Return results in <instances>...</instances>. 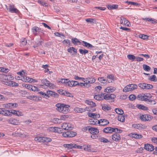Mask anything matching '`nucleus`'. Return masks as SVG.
<instances>
[{
	"instance_id": "nucleus-8",
	"label": "nucleus",
	"mask_w": 157,
	"mask_h": 157,
	"mask_svg": "<svg viewBox=\"0 0 157 157\" xmlns=\"http://www.w3.org/2000/svg\"><path fill=\"white\" fill-rule=\"evenodd\" d=\"M84 82H86L88 85L94 83L95 81V79L92 77L87 78L85 80H82Z\"/></svg>"
},
{
	"instance_id": "nucleus-23",
	"label": "nucleus",
	"mask_w": 157,
	"mask_h": 157,
	"mask_svg": "<svg viewBox=\"0 0 157 157\" xmlns=\"http://www.w3.org/2000/svg\"><path fill=\"white\" fill-rule=\"evenodd\" d=\"M115 90V88L114 87L111 86L108 87L105 89L104 92L107 93L112 92Z\"/></svg>"
},
{
	"instance_id": "nucleus-38",
	"label": "nucleus",
	"mask_w": 157,
	"mask_h": 157,
	"mask_svg": "<svg viewBox=\"0 0 157 157\" xmlns=\"http://www.w3.org/2000/svg\"><path fill=\"white\" fill-rule=\"evenodd\" d=\"M63 43L66 46L70 45V41L69 40H64L63 41Z\"/></svg>"
},
{
	"instance_id": "nucleus-30",
	"label": "nucleus",
	"mask_w": 157,
	"mask_h": 157,
	"mask_svg": "<svg viewBox=\"0 0 157 157\" xmlns=\"http://www.w3.org/2000/svg\"><path fill=\"white\" fill-rule=\"evenodd\" d=\"M82 42L83 43V45L85 47H87L88 48L94 47L92 45L86 41H82Z\"/></svg>"
},
{
	"instance_id": "nucleus-7",
	"label": "nucleus",
	"mask_w": 157,
	"mask_h": 157,
	"mask_svg": "<svg viewBox=\"0 0 157 157\" xmlns=\"http://www.w3.org/2000/svg\"><path fill=\"white\" fill-rule=\"evenodd\" d=\"M7 121L9 124L14 125H18L20 123L19 120L15 118H11L8 120Z\"/></svg>"
},
{
	"instance_id": "nucleus-49",
	"label": "nucleus",
	"mask_w": 157,
	"mask_h": 157,
	"mask_svg": "<svg viewBox=\"0 0 157 157\" xmlns=\"http://www.w3.org/2000/svg\"><path fill=\"white\" fill-rule=\"evenodd\" d=\"M68 124L67 123H64L62 124V128L65 130H69V128L67 127Z\"/></svg>"
},
{
	"instance_id": "nucleus-44",
	"label": "nucleus",
	"mask_w": 157,
	"mask_h": 157,
	"mask_svg": "<svg viewBox=\"0 0 157 157\" xmlns=\"http://www.w3.org/2000/svg\"><path fill=\"white\" fill-rule=\"evenodd\" d=\"M125 120L124 115H118V121L123 122L125 121Z\"/></svg>"
},
{
	"instance_id": "nucleus-62",
	"label": "nucleus",
	"mask_w": 157,
	"mask_h": 157,
	"mask_svg": "<svg viewBox=\"0 0 157 157\" xmlns=\"http://www.w3.org/2000/svg\"><path fill=\"white\" fill-rule=\"evenodd\" d=\"M58 92L60 94L64 95L66 90H62V89L58 90H57Z\"/></svg>"
},
{
	"instance_id": "nucleus-33",
	"label": "nucleus",
	"mask_w": 157,
	"mask_h": 157,
	"mask_svg": "<svg viewBox=\"0 0 157 157\" xmlns=\"http://www.w3.org/2000/svg\"><path fill=\"white\" fill-rule=\"evenodd\" d=\"M63 104H56V106L57 107L56 109L59 112L61 113L62 107Z\"/></svg>"
},
{
	"instance_id": "nucleus-58",
	"label": "nucleus",
	"mask_w": 157,
	"mask_h": 157,
	"mask_svg": "<svg viewBox=\"0 0 157 157\" xmlns=\"http://www.w3.org/2000/svg\"><path fill=\"white\" fill-rule=\"evenodd\" d=\"M52 121L55 123H61V120L60 119L54 118L53 119Z\"/></svg>"
},
{
	"instance_id": "nucleus-1",
	"label": "nucleus",
	"mask_w": 157,
	"mask_h": 157,
	"mask_svg": "<svg viewBox=\"0 0 157 157\" xmlns=\"http://www.w3.org/2000/svg\"><path fill=\"white\" fill-rule=\"evenodd\" d=\"M138 86L135 84H130L127 85L123 89L124 92H126L134 90L137 88Z\"/></svg>"
},
{
	"instance_id": "nucleus-17",
	"label": "nucleus",
	"mask_w": 157,
	"mask_h": 157,
	"mask_svg": "<svg viewBox=\"0 0 157 157\" xmlns=\"http://www.w3.org/2000/svg\"><path fill=\"white\" fill-rule=\"evenodd\" d=\"M7 85L12 86V87H17L19 86L18 84L14 82L11 81H8Z\"/></svg>"
},
{
	"instance_id": "nucleus-22",
	"label": "nucleus",
	"mask_w": 157,
	"mask_h": 157,
	"mask_svg": "<svg viewBox=\"0 0 157 157\" xmlns=\"http://www.w3.org/2000/svg\"><path fill=\"white\" fill-rule=\"evenodd\" d=\"M71 42L75 45H77L78 44L80 45L81 42L78 39L75 38H73L71 39Z\"/></svg>"
},
{
	"instance_id": "nucleus-6",
	"label": "nucleus",
	"mask_w": 157,
	"mask_h": 157,
	"mask_svg": "<svg viewBox=\"0 0 157 157\" xmlns=\"http://www.w3.org/2000/svg\"><path fill=\"white\" fill-rule=\"evenodd\" d=\"M140 119L143 121H150L153 118V117L149 115H143L140 116Z\"/></svg>"
},
{
	"instance_id": "nucleus-47",
	"label": "nucleus",
	"mask_w": 157,
	"mask_h": 157,
	"mask_svg": "<svg viewBox=\"0 0 157 157\" xmlns=\"http://www.w3.org/2000/svg\"><path fill=\"white\" fill-rule=\"evenodd\" d=\"M143 68L144 70L145 71H149L151 69L150 67L146 64H144L143 65Z\"/></svg>"
},
{
	"instance_id": "nucleus-2",
	"label": "nucleus",
	"mask_w": 157,
	"mask_h": 157,
	"mask_svg": "<svg viewBox=\"0 0 157 157\" xmlns=\"http://www.w3.org/2000/svg\"><path fill=\"white\" fill-rule=\"evenodd\" d=\"M22 85L29 90H32L34 91H39L40 90L39 89L34 86L28 84H23Z\"/></svg>"
},
{
	"instance_id": "nucleus-26",
	"label": "nucleus",
	"mask_w": 157,
	"mask_h": 157,
	"mask_svg": "<svg viewBox=\"0 0 157 157\" xmlns=\"http://www.w3.org/2000/svg\"><path fill=\"white\" fill-rule=\"evenodd\" d=\"M100 82L103 83V85H105V84L107 83V78H106L100 77L98 79Z\"/></svg>"
},
{
	"instance_id": "nucleus-12",
	"label": "nucleus",
	"mask_w": 157,
	"mask_h": 157,
	"mask_svg": "<svg viewBox=\"0 0 157 157\" xmlns=\"http://www.w3.org/2000/svg\"><path fill=\"white\" fill-rule=\"evenodd\" d=\"M88 130L93 135H96L99 132L98 129L97 128L93 127L89 128Z\"/></svg>"
},
{
	"instance_id": "nucleus-36",
	"label": "nucleus",
	"mask_w": 157,
	"mask_h": 157,
	"mask_svg": "<svg viewBox=\"0 0 157 157\" xmlns=\"http://www.w3.org/2000/svg\"><path fill=\"white\" fill-rule=\"evenodd\" d=\"M132 137L136 139H140L142 137V136L141 134L134 133L132 134Z\"/></svg>"
},
{
	"instance_id": "nucleus-37",
	"label": "nucleus",
	"mask_w": 157,
	"mask_h": 157,
	"mask_svg": "<svg viewBox=\"0 0 157 157\" xmlns=\"http://www.w3.org/2000/svg\"><path fill=\"white\" fill-rule=\"evenodd\" d=\"M35 140L40 142H44V137H36L34 139Z\"/></svg>"
},
{
	"instance_id": "nucleus-31",
	"label": "nucleus",
	"mask_w": 157,
	"mask_h": 157,
	"mask_svg": "<svg viewBox=\"0 0 157 157\" xmlns=\"http://www.w3.org/2000/svg\"><path fill=\"white\" fill-rule=\"evenodd\" d=\"M85 103L87 104L91 105V106H96V104L92 101L86 100L85 101Z\"/></svg>"
},
{
	"instance_id": "nucleus-46",
	"label": "nucleus",
	"mask_w": 157,
	"mask_h": 157,
	"mask_svg": "<svg viewBox=\"0 0 157 157\" xmlns=\"http://www.w3.org/2000/svg\"><path fill=\"white\" fill-rule=\"evenodd\" d=\"M79 52L80 53L82 54H84L85 55L86 53H87L88 52V51L86 49L83 50L81 49H79Z\"/></svg>"
},
{
	"instance_id": "nucleus-40",
	"label": "nucleus",
	"mask_w": 157,
	"mask_h": 157,
	"mask_svg": "<svg viewBox=\"0 0 157 157\" xmlns=\"http://www.w3.org/2000/svg\"><path fill=\"white\" fill-rule=\"evenodd\" d=\"M94 106H90L89 107H87L86 110L89 111V112L92 113L96 111V109L94 108Z\"/></svg>"
},
{
	"instance_id": "nucleus-52",
	"label": "nucleus",
	"mask_w": 157,
	"mask_h": 157,
	"mask_svg": "<svg viewBox=\"0 0 157 157\" xmlns=\"http://www.w3.org/2000/svg\"><path fill=\"white\" fill-rule=\"evenodd\" d=\"M38 2L43 6H48L47 3L46 2H44V1L43 0H39L38 1Z\"/></svg>"
},
{
	"instance_id": "nucleus-34",
	"label": "nucleus",
	"mask_w": 157,
	"mask_h": 157,
	"mask_svg": "<svg viewBox=\"0 0 157 157\" xmlns=\"http://www.w3.org/2000/svg\"><path fill=\"white\" fill-rule=\"evenodd\" d=\"M149 80L151 81L156 82L157 81V78L156 76L153 75L149 77Z\"/></svg>"
},
{
	"instance_id": "nucleus-55",
	"label": "nucleus",
	"mask_w": 157,
	"mask_h": 157,
	"mask_svg": "<svg viewBox=\"0 0 157 157\" xmlns=\"http://www.w3.org/2000/svg\"><path fill=\"white\" fill-rule=\"evenodd\" d=\"M100 95L98 96V94L95 95L94 96V98L97 100H101L103 99L102 97H100Z\"/></svg>"
},
{
	"instance_id": "nucleus-61",
	"label": "nucleus",
	"mask_w": 157,
	"mask_h": 157,
	"mask_svg": "<svg viewBox=\"0 0 157 157\" xmlns=\"http://www.w3.org/2000/svg\"><path fill=\"white\" fill-rule=\"evenodd\" d=\"M64 96L70 97H73V96L72 94L71 93L67 91L66 90V92H65Z\"/></svg>"
},
{
	"instance_id": "nucleus-21",
	"label": "nucleus",
	"mask_w": 157,
	"mask_h": 157,
	"mask_svg": "<svg viewBox=\"0 0 157 157\" xmlns=\"http://www.w3.org/2000/svg\"><path fill=\"white\" fill-rule=\"evenodd\" d=\"M40 30V29L36 26H34L32 28V32L34 34H37V33H39Z\"/></svg>"
},
{
	"instance_id": "nucleus-18",
	"label": "nucleus",
	"mask_w": 157,
	"mask_h": 157,
	"mask_svg": "<svg viewBox=\"0 0 157 157\" xmlns=\"http://www.w3.org/2000/svg\"><path fill=\"white\" fill-rule=\"evenodd\" d=\"M89 121L90 122L91 124L93 125H97L98 124L99 122V120L94 118L90 119L89 120Z\"/></svg>"
},
{
	"instance_id": "nucleus-4",
	"label": "nucleus",
	"mask_w": 157,
	"mask_h": 157,
	"mask_svg": "<svg viewBox=\"0 0 157 157\" xmlns=\"http://www.w3.org/2000/svg\"><path fill=\"white\" fill-rule=\"evenodd\" d=\"M138 86L142 89H150L153 86L152 85L145 83H141L138 84Z\"/></svg>"
},
{
	"instance_id": "nucleus-50",
	"label": "nucleus",
	"mask_w": 157,
	"mask_h": 157,
	"mask_svg": "<svg viewBox=\"0 0 157 157\" xmlns=\"http://www.w3.org/2000/svg\"><path fill=\"white\" fill-rule=\"evenodd\" d=\"M139 37L144 40L147 39L148 38V36L146 35L140 34L139 35Z\"/></svg>"
},
{
	"instance_id": "nucleus-63",
	"label": "nucleus",
	"mask_w": 157,
	"mask_h": 157,
	"mask_svg": "<svg viewBox=\"0 0 157 157\" xmlns=\"http://www.w3.org/2000/svg\"><path fill=\"white\" fill-rule=\"evenodd\" d=\"M6 79L7 80H12L13 79V77L12 76L8 75H6Z\"/></svg>"
},
{
	"instance_id": "nucleus-57",
	"label": "nucleus",
	"mask_w": 157,
	"mask_h": 157,
	"mask_svg": "<svg viewBox=\"0 0 157 157\" xmlns=\"http://www.w3.org/2000/svg\"><path fill=\"white\" fill-rule=\"evenodd\" d=\"M147 102L149 105H154L156 104V102L155 101L151 100H149L148 99V100L147 101Z\"/></svg>"
},
{
	"instance_id": "nucleus-54",
	"label": "nucleus",
	"mask_w": 157,
	"mask_h": 157,
	"mask_svg": "<svg viewBox=\"0 0 157 157\" xmlns=\"http://www.w3.org/2000/svg\"><path fill=\"white\" fill-rule=\"evenodd\" d=\"M111 94L108 93L107 94H105V95H104V99L105 100H109L110 99Z\"/></svg>"
},
{
	"instance_id": "nucleus-14",
	"label": "nucleus",
	"mask_w": 157,
	"mask_h": 157,
	"mask_svg": "<svg viewBox=\"0 0 157 157\" xmlns=\"http://www.w3.org/2000/svg\"><path fill=\"white\" fill-rule=\"evenodd\" d=\"M88 117L95 119L99 118L100 117L99 114L93 113L90 112H88Z\"/></svg>"
},
{
	"instance_id": "nucleus-11",
	"label": "nucleus",
	"mask_w": 157,
	"mask_h": 157,
	"mask_svg": "<svg viewBox=\"0 0 157 157\" xmlns=\"http://www.w3.org/2000/svg\"><path fill=\"white\" fill-rule=\"evenodd\" d=\"M99 121L98 124L100 126H105L109 124V122L106 119H100L99 120Z\"/></svg>"
},
{
	"instance_id": "nucleus-43",
	"label": "nucleus",
	"mask_w": 157,
	"mask_h": 157,
	"mask_svg": "<svg viewBox=\"0 0 157 157\" xmlns=\"http://www.w3.org/2000/svg\"><path fill=\"white\" fill-rule=\"evenodd\" d=\"M55 34L56 36L61 37L62 38L64 39V36L61 33L56 32L55 33Z\"/></svg>"
},
{
	"instance_id": "nucleus-59",
	"label": "nucleus",
	"mask_w": 157,
	"mask_h": 157,
	"mask_svg": "<svg viewBox=\"0 0 157 157\" xmlns=\"http://www.w3.org/2000/svg\"><path fill=\"white\" fill-rule=\"evenodd\" d=\"M21 40V44L22 45H25L27 43V40L25 38L22 39Z\"/></svg>"
},
{
	"instance_id": "nucleus-27",
	"label": "nucleus",
	"mask_w": 157,
	"mask_h": 157,
	"mask_svg": "<svg viewBox=\"0 0 157 157\" xmlns=\"http://www.w3.org/2000/svg\"><path fill=\"white\" fill-rule=\"evenodd\" d=\"M1 114L6 116H10L11 115V114H10V110H6L5 108Z\"/></svg>"
},
{
	"instance_id": "nucleus-53",
	"label": "nucleus",
	"mask_w": 157,
	"mask_h": 157,
	"mask_svg": "<svg viewBox=\"0 0 157 157\" xmlns=\"http://www.w3.org/2000/svg\"><path fill=\"white\" fill-rule=\"evenodd\" d=\"M85 83H82V82H80V83H79V85L78 86H84L85 87H86L87 88H88L90 87V85H88L87 83H86V82H85Z\"/></svg>"
},
{
	"instance_id": "nucleus-51",
	"label": "nucleus",
	"mask_w": 157,
	"mask_h": 157,
	"mask_svg": "<svg viewBox=\"0 0 157 157\" xmlns=\"http://www.w3.org/2000/svg\"><path fill=\"white\" fill-rule=\"evenodd\" d=\"M87 22H90V23H94L96 22V20L94 19L88 18L86 20Z\"/></svg>"
},
{
	"instance_id": "nucleus-42",
	"label": "nucleus",
	"mask_w": 157,
	"mask_h": 157,
	"mask_svg": "<svg viewBox=\"0 0 157 157\" xmlns=\"http://www.w3.org/2000/svg\"><path fill=\"white\" fill-rule=\"evenodd\" d=\"M127 58L130 60L133 61L136 59V57L133 55H128L127 56Z\"/></svg>"
},
{
	"instance_id": "nucleus-41",
	"label": "nucleus",
	"mask_w": 157,
	"mask_h": 157,
	"mask_svg": "<svg viewBox=\"0 0 157 157\" xmlns=\"http://www.w3.org/2000/svg\"><path fill=\"white\" fill-rule=\"evenodd\" d=\"M67 51L68 52L71 53L72 52V51L75 53H77V52L76 49L73 47H71L70 48L67 49Z\"/></svg>"
},
{
	"instance_id": "nucleus-9",
	"label": "nucleus",
	"mask_w": 157,
	"mask_h": 157,
	"mask_svg": "<svg viewBox=\"0 0 157 157\" xmlns=\"http://www.w3.org/2000/svg\"><path fill=\"white\" fill-rule=\"evenodd\" d=\"M7 10L8 11L12 13H17L18 12V10L16 8H14V6L13 5H10L9 6V8H8L7 7Z\"/></svg>"
},
{
	"instance_id": "nucleus-19",
	"label": "nucleus",
	"mask_w": 157,
	"mask_h": 157,
	"mask_svg": "<svg viewBox=\"0 0 157 157\" xmlns=\"http://www.w3.org/2000/svg\"><path fill=\"white\" fill-rule=\"evenodd\" d=\"M47 94L49 96L56 97L58 95V94L56 93L51 90H48L47 91Z\"/></svg>"
},
{
	"instance_id": "nucleus-29",
	"label": "nucleus",
	"mask_w": 157,
	"mask_h": 157,
	"mask_svg": "<svg viewBox=\"0 0 157 157\" xmlns=\"http://www.w3.org/2000/svg\"><path fill=\"white\" fill-rule=\"evenodd\" d=\"M87 107H86L85 109L80 108H76L75 109V110L77 112L79 113H82L84 112L87 109Z\"/></svg>"
},
{
	"instance_id": "nucleus-45",
	"label": "nucleus",
	"mask_w": 157,
	"mask_h": 157,
	"mask_svg": "<svg viewBox=\"0 0 157 157\" xmlns=\"http://www.w3.org/2000/svg\"><path fill=\"white\" fill-rule=\"evenodd\" d=\"M63 146L65 147H67L68 148H73V144H64Z\"/></svg>"
},
{
	"instance_id": "nucleus-35",
	"label": "nucleus",
	"mask_w": 157,
	"mask_h": 157,
	"mask_svg": "<svg viewBox=\"0 0 157 157\" xmlns=\"http://www.w3.org/2000/svg\"><path fill=\"white\" fill-rule=\"evenodd\" d=\"M38 94H40V95H41L42 97L46 99L48 98L49 96L48 95V94L45 93L43 92L42 91L39 92Z\"/></svg>"
},
{
	"instance_id": "nucleus-24",
	"label": "nucleus",
	"mask_w": 157,
	"mask_h": 157,
	"mask_svg": "<svg viewBox=\"0 0 157 157\" xmlns=\"http://www.w3.org/2000/svg\"><path fill=\"white\" fill-rule=\"evenodd\" d=\"M143 125L141 124H133L132 125V127L135 128L141 129L143 128Z\"/></svg>"
},
{
	"instance_id": "nucleus-5",
	"label": "nucleus",
	"mask_w": 157,
	"mask_h": 157,
	"mask_svg": "<svg viewBox=\"0 0 157 157\" xmlns=\"http://www.w3.org/2000/svg\"><path fill=\"white\" fill-rule=\"evenodd\" d=\"M118 131V128H113L111 127H107L104 128L103 132L105 133H111L113 132H115V130Z\"/></svg>"
},
{
	"instance_id": "nucleus-20",
	"label": "nucleus",
	"mask_w": 157,
	"mask_h": 157,
	"mask_svg": "<svg viewBox=\"0 0 157 157\" xmlns=\"http://www.w3.org/2000/svg\"><path fill=\"white\" fill-rule=\"evenodd\" d=\"M106 6L109 10L117 9L118 8V5H117L108 4Z\"/></svg>"
},
{
	"instance_id": "nucleus-56",
	"label": "nucleus",
	"mask_w": 157,
	"mask_h": 157,
	"mask_svg": "<svg viewBox=\"0 0 157 157\" xmlns=\"http://www.w3.org/2000/svg\"><path fill=\"white\" fill-rule=\"evenodd\" d=\"M112 138L114 140L118 141V136H117V133H115L112 135Z\"/></svg>"
},
{
	"instance_id": "nucleus-25",
	"label": "nucleus",
	"mask_w": 157,
	"mask_h": 157,
	"mask_svg": "<svg viewBox=\"0 0 157 157\" xmlns=\"http://www.w3.org/2000/svg\"><path fill=\"white\" fill-rule=\"evenodd\" d=\"M106 78L107 80V82L109 83L112 82V81L113 80L114 76L112 75H110L107 76Z\"/></svg>"
},
{
	"instance_id": "nucleus-3",
	"label": "nucleus",
	"mask_w": 157,
	"mask_h": 157,
	"mask_svg": "<svg viewBox=\"0 0 157 157\" xmlns=\"http://www.w3.org/2000/svg\"><path fill=\"white\" fill-rule=\"evenodd\" d=\"M77 134L76 132L72 131H67L62 134L63 136L65 137H72L75 136Z\"/></svg>"
},
{
	"instance_id": "nucleus-16",
	"label": "nucleus",
	"mask_w": 157,
	"mask_h": 157,
	"mask_svg": "<svg viewBox=\"0 0 157 157\" xmlns=\"http://www.w3.org/2000/svg\"><path fill=\"white\" fill-rule=\"evenodd\" d=\"M41 83L43 84V86L44 85L46 86H51L52 83L46 79H44L41 80Z\"/></svg>"
},
{
	"instance_id": "nucleus-32",
	"label": "nucleus",
	"mask_w": 157,
	"mask_h": 157,
	"mask_svg": "<svg viewBox=\"0 0 157 157\" xmlns=\"http://www.w3.org/2000/svg\"><path fill=\"white\" fill-rule=\"evenodd\" d=\"M122 20H124V22L123 25H126L128 27H130L131 26L130 23L128 21V20L126 19L125 18H122Z\"/></svg>"
},
{
	"instance_id": "nucleus-10",
	"label": "nucleus",
	"mask_w": 157,
	"mask_h": 157,
	"mask_svg": "<svg viewBox=\"0 0 157 157\" xmlns=\"http://www.w3.org/2000/svg\"><path fill=\"white\" fill-rule=\"evenodd\" d=\"M144 149L148 151H152L155 150V148H154V146L151 144H144Z\"/></svg>"
},
{
	"instance_id": "nucleus-60",
	"label": "nucleus",
	"mask_w": 157,
	"mask_h": 157,
	"mask_svg": "<svg viewBox=\"0 0 157 157\" xmlns=\"http://www.w3.org/2000/svg\"><path fill=\"white\" fill-rule=\"evenodd\" d=\"M129 99L131 101H133L136 98V96L135 95L131 94L129 96Z\"/></svg>"
},
{
	"instance_id": "nucleus-13",
	"label": "nucleus",
	"mask_w": 157,
	"mask_h": 157,
	"mask_svg": "<svg viewBox=\"0 0 157 157\" xmlns=\"http://www.w3.org/2000/svg\"><path fill=\"white\" fill-rule=\"evenodd\" d=\"M69 105L63 104L61 113L65 114L67 113L69 111Z\"/></svg>"
},
{
	"instance_id": "nucleus-64",
	"label": "nucleus",
	"mask_w": 157,
	"mask_h": 157,
	"mask_svg": "<svg viewBox=\"0 0 157 157\" xmlns=\"http://www.w3.org/2000/svg\"><path fill=\"white\" fill-rule=\"evenodd\" d=\"M120 29L125 30L128 32L131 31V29L129 28H126V27H121Z\"/></svg>"
},
{
	"instance_id": "nucleus-48",
	"label": "nucleus",
	"mask_w": 157,
	"mask_h": 157,
	"mask_svg": "<svg viewBox=\"0 0 157 157\" xmlns=\"http://www.w3.org/2000/svg\"><path fill=\"white\" fill-rule=\"evenodd\" d=\"M102 109L104 111H107L109 110H110V108L107 105H104L102 106Z\"/></svg>"
},
{
	"instance_id": "nucleus-28",
	"label": "nucleus",
	"mask_w": 157,
	"mask_h": 157,
	"mask_svg": "<svg viewBox=\"0 0 157 157\" xmlns=\"http://www.w3.org/2000/svg\"><path fill=\"white\" fill-rule=\"evenodd\" d=\"M136 107L138 109H142L144 110H148V108L146 106L144 105L139 104L136 105Z\"/></svg>"
},
{
	"instance_id": "nucleus-39",
	"label": "nucleus",
	"mask_w": 157,
	"mask_h": 157,
	"mask_svg": "<svg viewBox=\"0 0 157 157\" xmlns=\"http://www.w3.org/2000/svg\"><path fill=\"white\" fill-rule=\"evenodd\" d=\"M69 81V79H61L59 82H61L62 83L64 84V85L67 86L68 82Z\"/></svg>"
},
{
	"instance_id": "nucleus-15",
	"label": "nucleus",
	"mask_w": 157,
	"mask_h": 157,
	"mask_svg": "<svg viewBox=\"0 0 157 157\" xmlns=\"http://www.w3.org/2000/svg\"><path fill=\"white\" fill-rule=\"evenodd\" d=\"M137 99L139 100L145 101H147V100H148V99H146L145 94H139L137 97Z\"/></svg>"
}]
</instances>
